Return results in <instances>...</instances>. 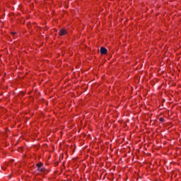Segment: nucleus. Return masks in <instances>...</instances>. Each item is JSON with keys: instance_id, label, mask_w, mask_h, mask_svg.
<instances>
[{"instance_id": "nucleus-1", "label": "nucleus", "mask_w": 181, "mask_h": 181, "mask_svg": "<svg viewBox=\"0 0 181 181\" xmlns=\"http://www.w3.org/2000/svg\"><path fill=\"white\" fill-rule=\"evenodd\" d=\"M107 52H108V50L105 47H102L100 48V53H101V54H107Z\"/></svg>"}, {"instance_id": "nucleus-2", "label": "nucleus", "mask_w": 181, "mask_h": 181, "mask_svg": "<svg viewBox=\"0 0 181 181\" xmlns=\"http://www.w3.org/2000/svg\"><path fill=\"white\" fill-rule=\"evenodd\" d=\"M66 33H67V31L66 30H64V28H62L59 31L60 36H64V35H66Z\"/></svg>"}, {"instance_id": "nucleus-3", "label": "nucleus", "mask_w": 181, "mask_h": 181, "mask_svg": "<svg viewBox=\"0 0 181 181\" xmlns=\"http://www.w3.org/2000/svg\"><path fill=\"white\" fill-rule=\"evenodd\" d=\"M37 170L38 172H43V170H45V168L43 167V165L42 167H38Z\"/></svg>"}, {"instance_id": "nucleus-4", "label": "nucleus", "mask_w": 181, "mask_h": 181, "mask_svg": "<svg viewBox=\"0 0 181 181\" xmlns=\"http://www.w3.org/2000/svg\"><path fill=\"white\" fill-rule=\"evenodd\" d=\"M36 166H37V168H42V166H43V163H38L36 164Z\"/></svg>"}, {"instance_id": "nucleus-5", "label": "nucleus", "mask_w": 181, "mask_h": 181, "mask_svg": "<svg viewBox=\"0 0 181 181\" xmlns=\"http://www.w3.org/2000/svg\"><path fill=\"white\" fill-rule=\"evenodd\" d=\"M159 120L160 121V122H165V119H163V118H162V117H160V118L159 119Z\"/></svg>"}, {"instance_id": "nucleus-6", "label": "nucleus", "mask_w": 181, "mask_h": 181, "mask_svg": "<svg viewBox=\"0 0 181 181\" xmlns=\"http://www.w3.org/2000/svg\"><path fill=\"white\" fill-rule=\"evenodd\" d=\"M15 35H16V33H12L13 36H15Z\"/></svg>"}]
</instances>
